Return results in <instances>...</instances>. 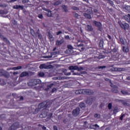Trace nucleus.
I'll return each mask as SVG.
<instances>
[{
  "label": "nucleus",
  "mask_w": 130,
  "mask_h": 130,
  "mask_svg": "<svg viewBox=\"0 0 130 130\" xmlns=\"http://www.w3.org/2000/svg\"><path fill=\"white\" fill-rule=\"evenodd\" d=\"M52 104V101L49 100H47L43 103H41L39 105L38 108L35 109L34 113L35 114H37V113H38V112H39V111H41V110H44L46 109V108H49V107L51 106Z\"/></svg>",
  "instance_id": "1"
},
{
  "label": "nucleus",
  "mask_w": 130,
  "mask_h": 130,
  "mask_svg": "<svg viewBox=\"0 0 130 130\" xmlns=\"http://www.w3.org/2000/svg\"><path fill=\"white\" fill-rule=\"evenodd\" d=\"M92 25L93 26H95L98 28V29L101 32H102V30H103V27H102V23L100 21H97L96 20L92 21Z\"/></svg>",
  "instance_id": "2"
},
{
  "label": "nucleus",
  "mask_w": 130,
  "mask_h": 130,
  "mask_svg": "<svg viewBox=\"0 0 130 130\" xmlns=\"http://www.w3.org/2000/svg\"><path fill=\"white\" fill-rule=\"evenodd\" d=\"M118 24L122 29H123L124 31L128 30L129 29V24L127 23H122L121 21H118Z\"/></svg>",
  "instance_id": "3"
},
{
  "label": "nucleus",
  "mask_w": 130,
  "mask_h": 130,
  "mask_svg": "<svg viewBox=\"0 0 130 130\" xmlns=\"http://www.w3.org/2000/svg\"><path fill=\"white\" fill-rule=\"evenodd\" d=\"M69 70L71 71L72 73H75L74 72V70H77L78 72H81V71H84V68L83 67H79L78 66H70L69 67Z\"/></svg>",
  "instance_id": "4"
},
{
  "label": "nucleus",
  "mask_w": 130,
  "mask_h": 130,
  "mask_svg": "<svg viewBox=\"0 0 130 130\" xmlns=\"http://www.w3.org/2000/svg\"><path fill=\"white\" fill-rule=\"evenodd\" d=\"M80 111H81V110L80 109V108L77 107L76 109L73 110L72 113L73 116H75V117L78 116L79 114H80Z\"/></svg>",
  "instance_id": "5"
},
{
  "label": "nucleus",
  "mask_w": 130,
  "mask_h": 130,
  "mask_svg": "<svg viewBox=\"0 0 130 130\" xmlns=\"http://www.w3.org/2000/svg\"><path fill=\"white\" fill-rule=\"evenodd\" d=\"M40 69H52V68H53V66H52V65H48V64H46L45 63L44 64H42L39 67Z\"/></svg>",
  "instance_id": "6"
},
{
  "label": "nucleus",
  "mask_w": 130,
  "mask_h": 130,
  "mask_svg": "<svg viewBox=\"0 0 130 130\" xmlns=\"http://www.w3.org/2000/svg\"><path fill=\"white\" fill-rule=\"evenodd\" d=\"M91 15H93V11L92 10L89 11V14L86 13H83L84 17H85L86 19H88V20H91V19H92Z\"/></svg>",
  "instance_id": "7"
},
{
  "label": "nucleus",
  "mask_w": 130,
  "mask_h": 130,
  "mask_svg": "<svg viewBox=\"0 0 130 130\" xmlns=\"http://www.w3.org/2000/svg\"><path fill=\"white\" fill-rule=\"evenodd\" d=\"M120 42H121V44L123 45V46H127L128 45V43H127V41L124 38H119Z\"/></svg>",
  "instance_id": "8"
},
{
  "label": "nucleus",
  "mask_w": 130,
  "mask_h": 130,
  "mask_svg": "<svg viewBox=\"0 0 130 130\" xmlns=\"http://www.w3.org/2000/svg\"><path fill=\"white\" fill-rule=\"evenodd\" d=\"M93 92L91 89H83V94L86 95H92Z\"/></svg>",
  "instance_id": "9"
},
{
  "label": "nucleus",
  "mask_w": 130,
  "mask_h": 130,
  "mask_svg": "<svg viewBox=\"0 0 130 130\" xmlns=\"http://www.w3.org/2000/svg\"><path fill=\"white\" fill-rule=\"evenodd\" d=\"M48 114V110H45L42 112L41 114H40V116L41 117H43V118H44L46 117V116H47Z\"/></svg>",
  "instance_id": "10"
},
{
  "label": "nucleus",
  "mask_w": 130,
  "mask_h": 130,
  "mask_svg": "<svg viewBox=\"0 0 130 130\" xmlns=\"http://www.w3.org/2000/svg\"><path fill=\"white\" fill-rule=\"evenodd\" d=\"M93 102H94V99L92 98L91 97L87 98L86 101V103L88 104V105H92Z\"/></svg>",
  "instance_id": "11"
},
{
  "label": "nucleus",
  "mask_w": 130,
  "mask_h": 130,
  "mask_svg": "<svg viewBox=\"0 0 130 130\" xmlns=\"http://www.w3.org/2000/svg\"><path fill=\"white\" fill-rule=\"evenodd\" d=\"M64 42V40L63 38H62L60 40H58L56 41V45L57 46H60L61 44H63V43Z\"/></svg>",
  "instance_id": "12"
},
{
  "label": "nucleus",
  "mask_w": 130,
  "mask_h": 130,
  "mask_svg": "<svg viewBox=\"0 0 130 130\" xmlns=\"http://www.w3.org/2000/svg\"><path fill=\"white\" fill-rule=\"evenodd\" d=\"M85 30L88 31V32H92L94 28H93V26L91 25H87L85 26Z\"/></svg>",
  "instance_id": "13"
},
{
  "label": "nucleus",
  "mask_w": 130,
  "mask_h": 130,
  "mask_svg": "<svg viewBox=\"0 0 130 130\" xmlns=\"http://www.w3.org/2000/svg\"><path fill=\"white\" fill-rule=\"evenodd\" d=\"M100 126L97 124H91L89 126V128L91 129H96V128H99Z\"/></svg>",
  "instance_id": "14"
},
{
  "label": "nucleus",
  "mask_w": 130,
  "mask_h": 130,
  "mask_svg": "<svg viewBox=\"0 0 130 130\" xmlns=\"http://www.w3.org/2000/svg\"><path fill=\"white\" fill-rule=\"evenodd\" d=\"M16 129H17V123H13L9 129V130H16Z\"/></svg>",
  "instance_id": "15"
},
{
  "label": "nucleus",
  "mask_w": 130,
  "mask_h": 130,
  "mask_svg": "<svg viewBox=\"0 0 130 130\" xmlns=\"http://www.w3.org/2000/svg\"><path fill=\"white\" fill-rule=\"evenodd\" d=\"M32 81H34V83H35V86H36V85L41 84V80L39 79H34V80H32Z\"/></svg>",
  "instance_id": "16"
},
{
  "label": "nucleus",
  "mask_w": 130,
  "mask_h": 130,
  "mask_svg": "<svg viewBox=\"0 0 130 130\" xmlns=\"http://www.w3.org/2000/svg\"><path fill=\"white\" fill-rule=\"evenodd\" d=\"M124 18L125 21L128 22V23L130 22V14H129L124 15Z\"/></svg>",
  "instance_id": "17"
},
{
  "label": "nucleus",
  "mask_w": 130,
  "mask_h": 130,
  "mask_svg": "<svg viewBox=\"0 0 130 130\" xmlns=\"http://www.w3.org/2000/svg\"><path fill=\"white\" fill-rule=\"evenodd\" d=\"M61 1L58 0V1H55L53 4V6H55L56 7V6H58L59 5H61Z\"/></svg>",
  "instance_id": "18"
},
{
  "label": "nucleus",
  "mask_w": 130,
  "mask_h": 130,
  "mask_svg": "<svg viewBox=\"0 0 130 130\" xmlns=\"http://www.w3.org/2000/svg\"><path fill=\"white\" fill-rule=\"evenodd\" d=\"M61 7L62 10H63V12H65V13H68V12H69L68 6H66L65 5H62Z\"/></svg>",
  "instance_id": "19"
},
{
  "label": "nucleus",
  "mask_w": 130,
  "mask_h": 130,
  "mask_svg": "<svg viewBox=\"0 0 130 130\" xmlns=\"http://www.w3.org/2000/svg\"><path fill=\"white\" fill-rule=\"evenodd\" d=\"M29 76V73L27 72H23L20 74V77L23 78V77H28Z\"/></svg>",
  "instance_id": "20"
},
{
  "label": "nucleus",
  "mask_w": 130,
  "mask_h": 130,
  "mask_svg": "<svg viewBox=\"0 0 130 130\" xmlns=\"http://www.w3.org/2000/svg\"><path fill=\"white\" fill-rule=\"evenodd\" d=\"M65 53L67 54H73L74 50L73 49H67L65 51Z\"/></svg>",
  "instance_id": "21"
},
{
  "label": "nucleus",
  "mask_w": 130,
  "mask_h": 130,
  "mask_svg": "<svg viewBox=\"0 0 130 130\" xmlns=\"http://www.w3.org/2000/svg\"><path fill=\"white\" fill-rule=\"evenodd\" d=\"M126 46H123L122 47V50L125 53H127L128 51H129V49H128V47H126Z\"/></svg>",
  "instance_id": "22"
},
{
  "label": "nucleus",
  "mask_w": 130,
  "mask_h": 130,
  "mask_svg": "<svg viewBox=\"0 0 130 130\" xmlns=\"http://www.w3.org/2000/svg\"><path fill=\"white\" fill-rule=\"evenodd\" d=\"M62 73L65 75V76H71V72L67 73L68 70L67 69H62Z\"/></svg>",
  "instance_id": "23"
},
{
  "label": "nucleus",
  "mask_w": 130,
  "mask_h": 130,
  "mask_svg": "<svg viewBox=\"0 0 130 130\" xmlns=\"http://www.w3.org/2000/svg\"><path fill=\"white\" fill-rule=\"evenodd\" d=\"M104 41L103 40V39H101L100 41V47L101 48H103V46H104Z\"/></svg>",
  "instance_id": "24"
},
{
  "label": "nucleus",
  "mask_w": 130,
  "mask_h": 130,
  "mask_svg": "<svg viewBox=\"0 0 130 130\" xmlns=\"http://www.w3.org/2000/svg\"><path fill=\"white\" fill-rule=\"evenodd\" d=\"M84 74H86V72L85 71H83V72H81L80 73H73V75H77V76H81V75H83Z\"/></svg>",
  "instance_id": "25"
},
{
  "label": "nucleus",
  "mask_w": 130,
  "mask_h": 130,
  "mask_svg": "<svg viewBox=\"0 0 130 130\" xmlns=\"http://www.w3.org/2000/svg\"><path fill=\"white\" fill-rule=\"evenodd\" d=\"M39 37V39H41L42 38V35H41L40 33H39V29H38L37 31L36 34V36Z\"/></svg>",
  "instance_id": "26"
},
{
  "label": "nucleus",
  "mask_w": 130,
  "mask_h": 130,
  "mask_svg": "<svg viewBox=\"0 0 130 130\" xmlns=\"http://www.w3.org/2000/svg\"><path fill=\"white\" fill-rule=\"evenodd\" d=\"M27 84H28V86H29V87H34V86H35V84L34 83V81H33V80H31L30 82H28Z\"/></svg>",
  "instance_id": "27"
},
{
  "label": "nucleus",
  "mask_w": 130,
  "mask_h": 130,
  "mask_svg": "<svg viewBox=\"0 0 130 130\" xmlns=\"http://www.w3.org/2000/svg\"><path fill=\"white\" fill-rule=\"evenodd\" d=\"M3 38V41H4V42H6V43H7V44H10V41H9V40H8L7 39V38H5L4 37V36H2Z\"/></svg>",
  "instance_id": "28"
},
{
  "label": "nucleus",
  "mask_w": 130,
  "mask_h": 130,
  "mask_svg": "<svg viewBox=\"0 0 130 130\" xmlns=\"http://www.w3.org/2000/svg\"><path fill=\"white\" fill-rule=\"evenodd\" d=\"M118 88V87L117 88L114 87L112 88L111 90V92H112V93H118V90H117Z\"/></svg>",
  "instance_id": "29"
},
{
  "label": "nucleus",
  "mask_w": 130,
  "mask_h": 130,
  "mask_svg": "<svg viewBox=\"0 0 130 130\" xmlns=\"http://www.w3.org/2000/svg\"><path fill=\"white\" fill-rule=\"evenodd\" d=\"M55 84L54 83H52L50 84L49 85H48L47 88L45 89L46 91H48L50 88H52L53 86H54Z\"/></svg>",
  "instance_id": "30"
},
{
  "label": "nucleus",
  "mask_w": 130,
  "mask_h": 130,
  "mask_svg": "<svg viewBox=\"0 0 130 130\" xmlns=\"http://www.w3.org/2000/svg\"><path fill=\"white\" fill-rule=\"evenodd\" d=\"M48 37H49V39L51 41H53V37H52V35H51L50 32L48 33Z\"/></svg>",
  "instance_id": "31"
},
{
  "label": "nucleus",
  "mask_w": 130,
  "mask_h": 130,
  "mask_svg": "<svg viewBox=\"0 0 130 130\" xmlns=\"http://www.w3.org/2000/svg\"><path fill=\"white\" fill-rule=\"evenodd\" d=\"M75 94L77 95L79 94H83V89H79L75 91Z\"/></svg>",
  "instance_id": "32"
},
{
  "label": "nucleus",
  "mask_w": 130,
  "mask_h": 130,
  "mask_svg": "<svg viewBox=\"0 0 130 130\" xmlns=\"http://www.w3.org/2000/svg\"><path fill=\"white\" fill-rule=\"evenodd\" d=\"M30 31L32 36H33V37H35V36H36V34L35 33V31L34 30V29L32 28H30Z\"/></svg>",
  "instance_id": "33"
},
{
  "label": "nucleus",
  "mask_w": 130,
  "mask_h": 130,
  "mask_svg": "<svg viewBox=\"0 0 130 130\" xmlns=\"http://www.w3.org/2000/svg\"><path fill=\"white\" fill-rule=\"evenodd\" d=\"M79 106L80 108H85V107H86V104L84 103H80Z\"/></svg>",
  "instance_id": "34"
},
{
  "label": "nucleus",
  "mask_w": 130,
  "mask_h": 130,
  "mask_svg": "<svg viewBox=\"0 0 130 130\" xmlns=\"http://www.w3.org/2000/svg\"><path fill=\"white\" fill-rule=\"evenodd\" d=\"M73 16H74V18H76V19H79V17H81V15H79V14H78L75 12H74Z\"/></svg>",
  "instance_id": "35"
},
{
  "label": "nucleus",
  "mask_w": 130,
  "mask_h": 130,
  "mask_svg": "<svg viewBox=\"0 0 130 130\" xmlns=\"http://www.w3.org/2000/svg\"><path fill=\"white\" fill-rule=\"evenodd\" d=\"M47 17H52V13H51V11L50 10L49 11H47V13H46Z\"/></svg>",
  "instance_id": "36"
},
{
  "label": "nucleus",
  "mask_w": 130,
  "mask_h": 130,
  "mask_svg": "<svg viewBox=\"0 0 130 130\" xmlns=\"http://www.w3.org/2000/svg\"><path fill=\"white\" fill-rule=\"evenodd\" d=\"M3 76H5V77H6V78H7V76H6V75L4 74V70H3V69H0V77H3Z\"/></svg>",
  "instance_id": "37"
},
{
  "label": "nucleus",
  "mask_w": 130,
  "mask_h": 130,
  "mask_svg": "<svg viewBox=\"0 0 130 130\" xmlns=\"http://www.w3.org/2000/svg\"><path fill=\"white\" fill-rule=\"evenodd\" d=\"M117 112H118V108L117 107H115L113 110V114H116Z\"/></svg>",
  "instance_id": "38"
},
{
  "label": "nucleus",
  "mask_w": 130,
  "mask_h": 130,
  "mask_svg": "<svg viewBox=\"0 0 130 130\" xmlns=\"http://www.w3.org/2000/svg\"><path fill=\"white\" fill-rule=\"evenodd\" d=\"M121 93L123 94V95H129L128 92L125 91V90H121Z\"/></svg>",
  "instance_id": "39"
},
{
  "label": "nucleus",
  "mask_w": 130,
  "mask_h": 130,
  "mask_svg": "<svg viewBox=\"0 0 130 130\" xmlns=\"http://www.w3.org/2000/svg\"><path fill=\"white\" fill-rule=\"evenodd\" d=\"M107 67L106 66H99L98 67H97V69H98L99 70H104V69H106Z\"/></svg>",
  "instance_id": "40"
},
{
  "label": "nucleus",
  "mask_w": 130,
  "mask_h": 130,
  "mask_svg": "<svg viewBox=\"0 0 130 130\" xmlns=\"http://www.w3.org/2000/svg\"><path fill=\"white\" fill-rule=\"evenodd\" d=\"M72 9L74 11H80V8H79L76 6L72 7Z\"/></svg>",
  "instance_id": "41"
},
{
  "label": "nucleus",
  "mask_w": 130,
  "mask_h": 130,
  "mask_svg": "<svg viewBox=\"0 0 130 130\" xmlns=\"http://www.w3.org/2000/svg\"><path fill=\"white\" fill-rule=\"evenodd\" d=\"M8 13L5 12L4 10H0V14L1 15H7Z\"/></svg>",
  "instance_id": "42"
},
{
  "label": "nucleus",
  "mask_w": 130,
  "mask_h": 130,
  "mask_svg": "<svg viewBox=\"0 0 130 130\" xmlns=\"http://www.w3.org/2000/svg\"><path fill=\"white\" fill-rule=\"evenodd\" d=\"M45 75V74H44V73H43V72H39L38 73L39 77H44Z\"/></svg>",
  "instance_id": "43"
},
{
  "label": "nucleus",
  "mask_w": 130,
  "mask_h": 130,
  "mask_svg": "<svg viewBox=\"0 0 130 130\" xmlns=\"http://www.w3.org/2000/svg\"><path fill=\"white\" fill-rule=\"evenodd\" d=\"M108 2H109V4H110L112 7H114V3L113 1L111 0H108Z\"/></svg>",
  "instance_id": "44"
},
{
  "label": "nucleus",
  "mask_w": 130,
  "mask_h": 130,
  "mask_svg": "<svg viewBox=\"0 0 130 130\" xmlns=\"http://www.w3.org/2000/svg\"><path fill=\"white\" fill-rule=\"evenodd\" d=\"M98 59H101V58H105V56L104 55H100L99 56L97 57Z\"/></svg>",
  "instance_id": "45"
},
{
  "label": "nucleus",
  "mask_w": 130,
  "mask_h": 130,
  "mask_svg": "<svg viewBox=\"0 0 130 130\" xmlns=\"http://www.w3.org/2000/svg\"><path fill=\"white\" fill-rule=\"evenodd\" d=\"M17 9H20V10H23L24 9V6L20 5H17Z\"/></svg>",
  "instance_id": "46"
},
{
  "label": "nucleus",
  "mask_w": 130,
  "mask_h": 130,
  "mask_svg": "<svg viewBox=\"0 0 130 130\" xmlns=\"http://www.w3.org/2000/svg\"><path fill=\"white\" fill-rule=\"evenodd\" d=\"M125 10H126V11H127V12H130V6H126L125 7Z\"/></svg>",
  "instance_id": "47"
},
{
  "label": "nucleus",
  "mask_w": 130,
  "mask_h": 130,
  "mask_svg": "<svg viewBox=\"0 0 130 130\" xmlns=\"http://www.w3.org/2000/svg\"><path fill=\"white\" fill-rule=\"evenodd\" d=\"M63 122L64 123V124H67L68 122H69V119H63Z\"/></svg>",
  "instance_id": "48"
},
{
  "label": "nucleus",
  "mask_w": 130,
  "mask_h": 130,
  "mask_svg": "<svg viewBox=\"0 0 130 130\" xmlns=\"http://www.w3.org/2000/svg\"><path fill=\"white\" fill-rule=\"evenodd\" d=\"M116 71H118V72H121V71L123 70V68H116L115 69Z\"/></svg>",
  "instance_id": "49"
},
{
  "label": "nucleus",
  "mask_w": 130,
  "mask_h": 130,
  "mask_svg": "<svg viewBox=\"0 0 130 130\" xmlns=\"http://www.w3.org/2000/svg\"><path fill=\"white\" fill-rule=\"evenodd\" d=\"M53 80H61V77H53L52 78Z\"/></svg>",
  "instance_id": "50"
},
{
  "label": "nucleus",
  "mask_w": 130,
  "mask_h": 130,
  "mask_svg": "<svg viewBox=\"0 0 130 130\" xmlns=\"http://www.w3.org/2000/svg\"><path fill=\"white\" fill-rule=\"evenodd\" d=\"M122 104H123V105H124V106H129V104L126 103V102H122Z\"/></svg>",
  "instance_id": "51"
},
{
  "label": "nucleus",
  "mask_w": 130,
  "mask_h": 130,
  "mask_svg": "<svg viewBox=\"0 0 130 130\" xmlns=\"http://www.w3.org/2000/svg\"><path fill=\"white\" fill-rule=\"evenodd\" d=\"M95 118H100V114H95L94 115Z\"/></svg>",
  "instance_id": "52"
},
{
  "label": "nucleus",
  "mask_w": 130,
  "mask_h": 130,
  "mask_svg": "<svg viewBox=\"0 0 130 130\" xmlns=\"http://www.w3.org/2000/svg\"><path fill=\"white\" fill-rule=\"evenodd\" d=\"M108 107L109 110L111 109V108H112V104L109 103V104L108 105Z\"/></svg>",
  "instance_id": "53"
},
{
  "label": "nucleus",
  "mask_w": 130,
  "mask_h": 130,
  "mask_svg": "<svg viewBox=\"0 0 130 130\" xmlns=\"http://www.w3.org/2000/svg\"><path fill=\"white\" fill-rule=\"evenodd\" d=\"M110 84H111L110 85V86L112 87V88H117V86L116 85H114L113 83H112H112Z\"/></svg>",
  "instance_id": "54"
},
{
  "label": "nucleus",
  "mask_w": 130,
  "mask_h": 130,
  "mask_svg": "<svg viewBox=\"0 0 130 130\" xmlns=\"http://www.w3.org/2000/svg\"><path fill=\"white\" fill-rule=\"evenodd\" d=\"M52 113H50L48 115V119H50L51 118V117H52Z\"/></svg>",
  "instance_id": "55"
},
{
  "label": "nucleus",
  "mask_w": 130,
  "mask_h": 130,
  "mask_svg": "<svg viewBox=\"0 0 130 130\" xmlns=\"http://www.w3.org/2000/svg\"><path fill=\"white\" fill-rule=\"evenodd\" d=\"M124 116H125V114H122L121 115V117H120V120H122L123 119V117H124Z\"/></svg>",
  "instance_id": "56"
},
{
  "label": "nucleus",
  "mask_w": 130,
  "mask_h": 130,
  "mask_svg": "<svg viewBox=\"0 0 130 130\" xmlns=\"http://www.w3.org/2000/svg\"><path fill=\"white\" fill-rule=\"evenodd\" d=\"M105 80L107 81V82H109V83H110V84L112 83V81L111 80L108 79V78H105Z\"/></svg>",
  "instance_id": "57"
},
{
  "label": "nucleus",
  "mask_w": 130,
  "mask_h": 130,
  "mask_svg": "<svg viewBox=\"0 0 130 130\" xmlns=\"http://www.w3.org/2000/svg\"><path fill=\"white\" fill-rule=\"evenodd\" d=\"M38 17H39L40 19H43V15H42V14H39V15H38Z\"/></svg>",
  "instance_id": "58"
},
{
  "label": "nucleus",
  "mask_w": 130,
  "mask_h": 130,
  "mask_svg": "<svg viewBox=\"0 0 130 130\" xmlns=\"http://www.w3.org/2000/svg\"><path fill=\"white\" fill-rule=\"evenodd\" d=\"M68 49H74V48L71 45H69L68 46Z\"/></svg>",
  "instance_id": "59"
},
{
  "label": "nucleus",
  "mask_w": 130,
  "mask_h": 130,
  "mask_svg": "<svg viewBox=\"0 0 130 130\" xmlns=\"http://www.w3.org/2000/svg\"><path fill=\"white\" fill-rule=\"evenodd\" d=\"M112 52H113L114 53H115V52H117V49H116V48H114L112 50Z\"/></svg>",
  "instance_id": "60"
},
{
  "label": "nucleus",
  "mask_w": 130,
  "mask_h": 130,
  "mask_svg": "<svg viewBox=\"0 0 130 130\" xmlns=\"http://www.w3.org/2000/svg\"><path fill=\"white\" fill-rule=\"evenodd\" d=\"M58 53H59V51L53 52L52 54L53 55H55V54H58Z\"/></svg>",
  "instance_id": "61"
},
{
  "label": "nucleus",
  "mask_w": 130,
  "mask_h": 130,
  "mask_svg": "<svg viewBox=\"0 0 130 130\" xmlns=\"http://www.w3.org/2000/svg\"><path fill=\"white\" fill-rule=\"evenodd\" d=\"M53 130H59L56 125L53 126Z\"/></svg>",
  "instance_id": "62"
},
{
  "label": "nucleus",
  "mask_w": 130,
  "mask_h": 130,
  "mask_svg": "<svg viewBox=\"0 0 130 130\" xmlns=\"http://www.w3.org/2000/svg\"><path fill=\"white\" fill-rule=\"evenodd\" d=\"M60 34H62V31H59L56 32V35H60Z\"/></svg>",
  "instance_id": "63"
},
{
  "label": "nucleus",
  "mask_w": 130,
  "mask_h": 130,
  "mask_svg": "<svg viewBox=\"0 0 130 130\" xmlns=\"http://www.w3.org/2000/svg\"><path fill=\"white\" fill-rule=\"evenodd\" d=\"M64 38H65V39L69 40V39H70V36H65Z\"/></svg>",
  "instance_id": "64"
}]
</instances>
